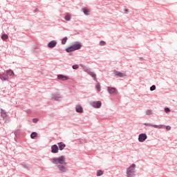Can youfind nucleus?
Wrapping results in <instances>:
<instances>
[{
    "label": "nucleus",
    "instance_id": "f257e3e1",
    "mask_svg": "<svg viewBox=\"0 0 177 177\" xmlns=\"http://www.w3.org/2000/svg\"><path fill=\"white\" fill-rule=\"evenodd\" d=\"M51 162L58 165L57 168L60 172H66V165H67V163L66 162V156H62L58 158H53L51 159Z\"/></svg>",
    "mask_w": 177,
    "mask_h": 177
},
{
    "label": "nucleus",
    "instance_id": "f03ea898",
    "mask_svg": "<svg viewBox=\"0 0 177 177\" xmlns=\"http://www.w3.org/2000/svg\"><path fill=\"white\" fill-rule=\"evenodd\" d=\"M82 46V44H81V43L76 42L73 46L66 48V52L69 53L70 52H74V50H78V49H81Z\"/></svg>",
    "mask_w": 177,
    "mask_h": 177
},
{
    "label": "nucleus",
    "instance_id": "7ed1b4c3",
    "mask_svg": "<svg viewBox=\"0 0 177 177\" xmlns=\"http://www.w3.org/2000/svg\"><path fill=\"white\" fill-rule=\"evenodd\" d=\"M135 165H131L127 169V177H132V175L133 174V171H135Z\"/></svg>",
    "mask_w": 177,
    "mask_h": 177
},
{
    "label": "nucleus",
    "instance_id": "20e7f679",
    "mask_svg": "<svg viewBox=\"0 0 177 177\" xmlns=\"http://www.w3.org/2000/svg\"><path fill=\"white\" fill-rule=\"evenodd\" d=\"M0 80L1 81H8L9 80V76H8L6 72L0 74Z\"/></svg>",
    "mask_w": 177,
    "mask_h": 177
},
{
    "label": "nucleus",
    "instance_id": "39448f33",
    "mask_svg": "<svg viewBox=\"0 0 177 177\" xmlns=\"http://www.w3.org/2000/svg\"><path fill=\"white\" fill-rule=\"evenodd\" d=\"M147 139V136L145 133H141L139 135V142H145Z\"/></svg>",
    "mask_w": 177,
    "mask_h": 177
},
{
    "label": "nucleus",
    "instance_id": "423d86ee",
    "mask_svg": "<svg viewBox=\"0 0 177 177\" xmlns=\"http://www.w3.org/2000/svg\"><path fill=\"white\" fill-rule=\"evenodd\" d=\"M91 106H93V107H95V109H100V107H102V102L97 101V102H92Z\"/></svg>",
    "mask_w": 177,
    "mask_h": 177
},
{
    "label": "nucleus",
    "instance_id": "0eeeda50",
    "mask_svg": "<svg viewBox=\"0 0 177 177\" xmlns=\"http://www.w3.org/2000/svg\"><path fill=\"white\" fill-rule=\"evenodd\" d=\"M1 116L2 117L3 120H6L8 118V113L5 111L3 109H0Z\"/></svg>",
    "mask_w": 177,
    "mask_h": 177
},
{
    "label": "nucleus",
    "instance_id": "6e6552de",
    "mask_svg": "<svg viewBox=\"0 0 177 177\" xmlns=\"http://www.w3.org/2000/svg\"><path fill=\"white\" fill-rule=\"evenodd\" d=\"M108 91L111 95H116L118 93L117 89L113 87H108Z\"/></svg>",
    "mask_w": 177,
    "mask_h": 177
},
{
    "label": "nucleus",
    "instance_id": "1a4fd4ad",
    "mask_svg": "<svg viewBox=\"0 0 177 177\" xmlns=\"http://www.w3.org/2000/svg\"><path fill=\"white\" fill-rule=\"evenodd\" d=\"M51 153H59V147L57 145H54L51 147Z\"/></svg>",
    "mask_w": 177,
    "mask_h": 177
},
{
    "label": "nucleus",
    "instance_id": "9d476101",
    "mask_svg": "<svg viewBox=\"0 0 177 177\" xmlns=\"http://www.w3.org/2000/svg\"><path fill=\"white\" fill-rule=\"evenodd\" d=\"M114 75L115 77H119L120 78H122V77H125V74L121 72H118L117 71H114Z\"/></svg>",
    "mask_w": 177,
    "mask_h": 177
},
{
    "label": "nucleus",
    "instance_id": "9b49d317",
    "mask_svg": "<svg viewBox=\"0 0 177 177\" xmlns=\"http://www.w3.org/2000/svg\"><path fill=\"white\" fill-rule=\"evenodd\" d=\"M56 45H57V42H56V41H55V40H53L50 43H48V48H55V46H56Z\"/></svg>",
    "mask_w": 177,
    "mask_h": 177
},
{
    "label": "nucleus",
    "instance_id": "f8f14e48",
    "mask_svg": "<svg viewBox=\"0 0 177 177\" xmlns=\"http://www.w3.org/2000/svg\"><path fill=\"white\" fill-rule=\"evenodd\" d=\"M75 109L77 113H84V109H82V106L80 104L76 105Z\"/></svg>",
    "mask_w": 177,
    "mask_h": 177
},
{
    "label": "nucleus",
    "instance_id": "ddd939ff",
    "mask_svg": "<svg viewBox=\"0 0 177 177\" xmlns=\"http://www.w3.org/2000/svg\"><path fill=\"white\" fill-rule=\"evenodd\" d=\"M52 99L57 100V102H60V100H62V97H60L59 95L55 94L53 95Z\"/></svg>",
    "mask_w": 177,
    "mask_h": 177
},
{
    "label": "nucleus",
    "instance_id": "4468645a",
    "mask_svg": "<svg viewBox=\"0 0 177 177\" xmlns=\"http://www.w3.org/2000/svg\"><path fill=\"white\" fill-rule=\"evenodd\" d=\"M58 80H61L62 81H67L68 80V77L63 75H58Z\"/></svg>",
    "mask_w": 177,
    "mask_h": 177
},
{
    "label": "nucleus",
    "instance_id": "2eb2a0df",
    "mask_svg": "<svg viewBox=\"0 0 177 177\" xmlns=\"http://www.w3.org/2000/svg\"><path fill=\"white\" fill-rule=\"evenodd\" d=\"M148 127H153V128H158V129H162L163 125L148 124Z\"/></svg>",
    "mask_w": 177,
    "mask_h": 177
},
{
    "label": "nucleus",
    "instance_id": "dca6fc26",
    "mask_svg": "<svg viewBox=\"0 0 177 177\" xmlns=\"http://www.w3.org/2000/svg\"><path fill=\"white\" fill-rule=\"evenodd\" d=\"M59 146V150H63L64 149V147H66V144L63 143V142H59L58 144Z\"/></svg>",
    "mask_w": 177,
    "mask_h": 177
},
{
    "label": "nucleus",
    "instance_id": "f3484780",
    "mask_svg": "<svg viewBox=\"0 0 177 177\" xmlns=\"http://www.w3.org/2000/svg\"><path fill=\"white\" fill-rule=\"evenodd\" d=\"M6 73L7 74L8 77H9V75H10V77H12V75H15V73L12 70L6 71Z\"/></svg>",
    "mask_w": 177,
    "mask_h": 177
},
{
    "label": "nucleus",
    "instance_id": "a211bd4d",
    "mask_svg": "<svg viewBox=\"0 0 177 177\" xmlns=\"http://www.w3.org/2000/svg\"><path fill=\"white\" fill-rule=\"evenodd\" d=\"M89 75H91V77H93V78H94L95 81H97V79H96V74H95V73L93 72H88Z\"/></svg>",
    "mask_w": 177,
    "mask_h": 177
},
{
    "label": "nucleus",
    "instance_id": "6ab92c4d",
    "mask_svg": "<svg viewBox=\"0 0 177 177\" xmlns=\"http://www.w3.org/2000/svg\"><path fill=\"white\" fill-rule=\"evenodd\" d=\"M37 136H38V133H37V132H33L30 135L31 139H34L35 138H37Z\"/></svg>",
    "mask_w": 177,
    "mask_h": 177
},
{
    "label": "nucleus",
    "instance_id": "aec40b11",
    "mask_svg": "<svg viewBox=\"0 0 177 177\" xmlns=\"http://www.w3.org/2000/svg\"><path fill=\"white\" fill-rule=\"evenodd\" d=\"M8 38H9V37H8V35L6 34H3L1 35V39H3V41H6V39H8Z\"/></svg>",
    "mask_w": 177,
    "mask_h": 177
},
{
    "label": "nucleus",
    "instance_id": "412c9836",
    "mask_svg": "<svg viewBox=\"0 0 177 177\" xmlns=\"http://www.w3.org/2000/svg\"><path fill=\"white\" fill-rule=\"evenodd\" d=\"M16 138H19L20 136V130H17L14 133Z\"/></svg>",
    "mask_w": 177,
    "mask_h": 177
},
{
    "label": "nucleus",
    "instance_id": "4be33fe9",
    "mask_svg": "<svg viewBox=\"0 0 177 177\" xmlns=\"http://www.w3.org/2000/svg\"><path fill=\"white\" fill-rule=\"evenodd\" d=\"M65 20H66V21H70V20H71V15H66L65 16Z\"/></svg>",
    "mask_w": 177,
    "mask_h": 177
},
{
    "label": "nucleus",
    "instance_id": "5701e85b",
    "mask_svg": "<svg viewBox=\"0 0 177 177\" xmlns=\"http://www.w3.org/2000/svg\"><path fill=\"white\" fill-rule=\"evenodd\" d=\"M83 12L84 15H86V16H88V15H89V10H88V8H84Z\"/></svg>",
    "mask_w": 177,
    "mask_h": 177
},
{
    "label": "nucleus",
    "instance_id": "b1692460",
    "mask_svg": "<svg viewBox=\"0 0 177 177\" xmlns=\"http://www.w3.org/2000/svg\"><path fill=\"white\" fill-rule=\"evenodd\" d=\"M67 39H68L67 37H65L64 39H62V45H66V42H67Z\"/></svg>",
    "mask_w": 177,
    "mask_h": 177
},
{
    "label": "nucleus",
    "instance_id": "393cba45",
    "mask_svg": "<svg viewBox=\"0 0 177 177\" xmlns=\"http://www.w3.org/2000/svg\"><path fill=\"white\" fill-rule=\"evenodd\" d=\"M102 175H103V171L102 170H98L97 171V176H102Z\"/></svg>",
    "mask_w": 177,
    "mask_h": 177
},
{
    "label": "nucleus",
    "instance_id": "a878e982",
    "mask_svg": "<svg viewBox=\"0 0 177 177\" xmlns=\"http://www.w3.org/2000/svg\"><path fill=\"white\" fill-rule=\"evenodd\" d=\"M100 46H104V45H106V41H100Z\"/></svg>",
    "mask_w": 177,
    "mask_h": 177
},
{
    "label": "nucleus",
    "instance_id": "bb28decb",
    "mask_svg": "<svg viewBox=\"0 0 177 177\" xmlns=\"http://www.w3.org/2000/svg\"><path fill=\"white\" fill-rule=\"evenodd\" d=\"M96 89L100 92V84L97 83L96 84Z\"/></svg>",
    "mask_w": 177,
    "mask_h": 177
},
{
    "label": "nucleus",
    "instance_id": "cd10ccee",
    "mask_svg": "<svg viewBox=\"0 0 177 177\" xmlns=\"http://www.w3.org/2000/svg\"><path fill=\"white\" fill-rule=\"evenodd\" d=\"M73 70H77V69L80 68V66L78 65L75 64V65L73 66Z\"/></svg>",
    "mask_w": 177,
    "mask_h": 177
},
{
    "label": "nucleus",
    "instance_id": "c85d7f7f",
    "mask_svg": "<svg viewBox=\"0 0 177 177\" xmlns=\"http://www.w3.org/2000/svg\"><path fill=\"white\" fill-rule=\"evenodd\" d=\"M150 91H156V86L153 85L150 87Z\"/></svg>",
    "mask_w": 177,
    "mask_h": 177
},
{
    "label": "nucleus",
    "instance_id": "c756f323",
    "mask_svg": "<svg viewBox=\"0 0 177 177\" xmlns=\"http://www.w3.org/2000/svg\"><path fill=\"white\" fill-rule=\"evenodd\" d=\"M146 114H147V115H151V111H150V110L147 111Z\"/></svg>",
    "mask_w": 177,
    "mask_h": 177
},
{
    "label": "nucleus",
    "instance_id": "7c9ffc66",
    "mask_svg": "<svg viewBox=\"0 0 177 177\" xmlns=\"http://www.w3.org/2000/svg\"><path fill=\"white\" fill-rule=\"evenodd\" d=\"M32 121L35 124V123L38 122V121H39V120L38 118H34V119H32Z\"/></svg>",
    "mask_w": 177,
    "mask_h": 177
},
{
    "label": "nucleus",
    "instance_id": "2f4dec72",
    "mask_svg": "<svg viewBox=\"0 0 177 177\" xmlns=\"http://www.w3.org/2000/svg\"><path fill=\"white\" fill-rule=\"evenodd\" d=\"M165 113H169V111H171V109H169V108H166L165 109Z\"/></svg>",
    "mask_w": 177,
    "mask_h": 177
},
{
    "label": "nucleus",
    "instance_id": "473e14b6",
    "mask_svg": "<svg viewBox=\"0 0 177 177\" xmlns=\"http://www.w3.org/2000/svg\"><path fill=\"white\" fill-rule=\"evenodd\" d=\"M166 129H167V131H171V127L170 126H167Z\"/></svg>",
    "mask_w": 177,
    "mask_h": 177
},
{
    "label": "nucleus",
    "instance_id": "72a5a7b5",
    "mask_svg": "<svg viewBox=\"0 0 177 177\" xmlns=\"http://www.w3.org/2000/svg\"><path fill=\"white\" fill-rule=\"evenodd\" d=\"M38 9H36L35 12H37Z\"/></svg>",
    "mask_w": 177,
    "mask_h": 177
},
{
    "label": "nucleus",
    "instance_id": "f704fd0d",
    "mask_svg": "<svg viewBox=\"0 0 177 177\" xmlns=\"http://www.w3.org/2000/svg\"><path fill=\"white\" fill-rule=\"evenodd\" d=\"M125 12H128V10H125Z\"/></svg>",
    "mask_w": 177,
    "mask_h": 177
}]
</instances>
